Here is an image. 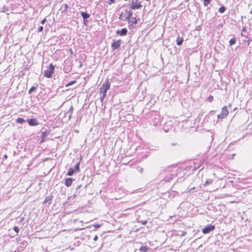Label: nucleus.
I'll list each match as a JSON object with an SVG mask.
<instances>
[{
	"label": "nucleus",
	"mask_w": 252,
	"mask_h": 252,
	"mask_svg": "<svg viewBox=\"0 0 252 252\" xmlns=\"http://www.w3.org/2000/svg\"><path fill=\"white\" fill-rule=\"evenodd\" d=\"M170 172L164 177L163 181L166 182H169L174 177L177 176L178 179L177 182H182L184 180L183 179V176L185 174L186 170L177 167H174L172 170L169 171Z\"/></svg>",
	"instance_id": "obj_1"
},
{
	"label": "nucleus",
	"mask_w": 252,
	"mask_h": 252,
	"mask_svg": "<svg viewBox=\"0 0 252 252\" xmlns=\"http://www.w3.org/2000/svg\"><path fill=\"white\" fill-rule=\"evenodd\" d=\"M110 84L109 83L108 80H105L99 90V93L101 94H102L101 97V101H102L104 98L106 97L107 91L110 89Z\"/></svg>",
	"instance_id": "obj_2"
},
{
	"label": "nucleus",
	"mask_w": 252,
	"mask_h": 252,
	"mask_svg": "<svg viewBox=\"0 0 252 252\" xmlns=\"http://www.w3.org/2000/svg\"><path fill=\"white\" fill-rule=\"evenodd\" d=\"M55 66L50 63L47 69L44 70V76L48 78H50L52 76V74L54 73Z\"/></svg>",
	"instance_id": "obj_3"
},
{
	"label": "nucleus",
	"mask_w": 252,
	"mask_h": 252,
	"mask_svg": "<svg viewBox=\"0 0 252 252\" xmlns=\"http://www.w3.org/2000/svg\"><path fill=\"white\" fill-rule=\"evenodd\" d=\"M142 7V5L138 0H132L131 3L130 5V8L131 9H140Z\"/></svg>",
	"instance_id": "obj_4"
},
{
	"label": "nucleus",
	"mask_w": 252,
	"mask_h": 252,
	"mask_svg": "<svg viewBox=\"0 0 252 252\" xmlns=\"http://www.w3.org/2000/svg\"><path fill=\"white\" fill-rule=\"evenodd\" d=\"M215 229V226L213 224H209L206 225L204 228L202 229V233L206 234L209 233L212 231L214 230Z\"/></svg>",
	"instance_id": "obj_5"
},
{
	"label": "nucleus",
	"mask_w": 252,
	"mask_h": 252,
	"mask_svg": "<svg viewBox=\"0 0 252 252\" xmlns=\"http://www.w3.org/2000/svg\"><path fill=\"white\" fill-rule=\"evenodd\" d=\"M30 126H34L39 125V122L36 118H29L26 120Z\"/></svg>",
	"instance_id": "obj_6"
},
{
	"label": "nucleus",
	"mask_w": 252,
	"mask_h": 252,
	"mask_svg": "<svg viewBox=\"0 0 252 252\" xmlns=\"http://www.w3.org/2000/svg\"><path fill=\"white\" fill-rule=\"evenodd\" d=\"M121 44V40L120 39L116 41L113 39V43L111 45L112 49L113 51L118 49L120 48Z\"/></svg>",
	"instance_id": "obj_7"
},
{
	"label": "nucleus",
	"mask_w": 252,
	"mask_h": 252,
	"mask_svg": "<svg viewBox=\"0 0 252 252\" xmlns=\"http://www.w3.org/2000/svg\"><path fill=\"white\" fill-rule=\"evenodd\" d=\"M116 34L121 36L126 35L127 33V30L126 28H123L121 30H117L116 32Z\"/></svg>",
	"instance_id": "obj_8"
},
{
	"label": "nucleus",
	"mask_w": 252,
	"mask_h": 252,
	"mask_svg": "<svg viewBox=\"0 0 252 252\" xmlns=\"http://www.w3.org/2000/svg\"><path fill=\"white\" fill-rule=\"evenodd\" d=\"M72 69L71 66L69 63L65 62L64 63L63 70L65 73H69Z\"/></svg>",
	"instance_id": "obj_9"
},
{
	"label": "nucleus",
	"mask_w": 252,
	"mask_h": 252,
	"mask_svg": "<svg viewBox=\"0 0 252 252\" xmlns=\"http://www.w3.org/2000/svg\"><path fill=\"white\" fill-rule=\"evenodd\" d=\"M149 249V248L147 246L142 245L138 250L135 249V252H137V251H139L140 252H146L148 251Z\"/></svg>",
	"instance_id": "obj_10"
},
{
	"label": "nucleus",
	"mask_w": 252,
	"mask_h": 252,
	"mask_svg": "<svg viewBox=\"0 0 252 252\" xmlns=\"http://www.w3.org/2000/svg\"><path fill=\"white\" fill-rule=\"evenodd\" d=\"M74 180L72 178H67L65 180L64 184L67 187H70Z\"/></svg>",
	"instance_id": "obj_11"
},
{
	"label": "nucleus",
	"mask_w": 252,
	"mask_h": 252,
	"mask_svg": "<svg viewBox=\"0 0 252 252\" xmlns=\"http://www.w3.org/2000/svg\"><path fill=\"white\" fill-rule=\"evenodd\" d=\"M80 14L83 20L88 19L90 17V14L88 13L87 12L81 11Z\"/></svg>",
	"instance_id": "obj_12"
},
{
	"label": "nucleus",
	"mask_w": 252,
	"mask_h": 252,
	"mask_svg": "<svg viewBox=\"0 0 252 252\" xmlns=\"http://www.w3.org/2000/svg\"><path fill=\"white\" fill-rule=\"evenodd\" d=\"M221 113L222 114V115H224L226 116L228 115V111L227 110L226 106H224L222 108Z\"/></svg>",
	"instance_id": "obj_13"
},
{
	"label": "nucleus",
	"mask_w": 252,
	"mask_h": 252,
	"mask_svg": "<svg viewBox=\"0 0 252 252\" xmlns=\"http://www.w3.org/2000/svg\"><path fill=\"white\" fill-rule=\"evenodd\" d=\"M184 40L182 37H178L176 40L177 45H181L183 42Z\"/></svg>",
	"instance_id": "obj_14"
},
{
	"label": "nucleus",
	"mask_w": 252,
	"mask_h": 252,
	"mask_svg": "<svg viewBox=\"0 0 252 252\" xmlns=\"http://www.w3.org/2000/svg\"><path fill=\"white\" fill-rule=\"evenodd\" d=\"M236 42V38L235 37H233L232 38L229 42V44L230 46H232L235 44Z\"/></svg>",
	"instance_id": "obj_15"
},
{
	"label": "nucleus",
	"mask_w": 252,
	"mask_h": 252,
	"mask_svg": "<svg viewBox=\"0 0 252 252\" xmlns=\"http://www.w3.org/2000/svg\"><path fill=\"white\" fill-rule=\"evenodd\" d=\"M75 172V171L74 170L73 168H70L69 169L67 173V175L69 176H72L74 173Z\"/></svg>",
	"instance_id": "obj_16"
},
{
	"label": "nucleus",
	"mask_w": 252,
	"mask_h": 252,
	"mask_svg": "<svg viewBox=\"0 0 252 252\" xmlns=\"http://www.w3.org/2000/svg\"><path fill=\"white\" fill-rule=\"evenodd\" d=\"M25 122H26V121L21 117H18L16 120V122L19 124H22Z\"/></svg>",
	"instance_id": "obj_17"
},
{
	"label": "nucleus",
	"mask_w": 252,
	"mask_h": 252,
	"mask_svg": "<svg viewBox=\"0 0 252 252\" xmlns=\"http://www.w3.org/2000/svg\"><path fill=\"white\" fill-rule=\"evenodd\" d=\"M226 9V7L222 5L220 7V8L219 9V11L220 13H223L225 12Z\"/></svg>",
	"instance_id": "obj_18"
},
{
	"label": "nucleus",
	"mask_w": 252,
	"mask_h": 252,
	"mask_svg": "<svg viewBox=\"0 0 252 252\" xmlns=\"http://www.w3.org/2000/svg\"><path fill=\"white\" fill-rule=\"evenodd\" d=\"M52 197L51 196H47L44 200V203H48L49 204L51 203Z\"/></svg>",
	"instance_id": "obj_19"
},
{
	"label": "nucleus",
	"mask_w": 252,
	"mask_h": 252,
	"mask_svg": "<svg viewBox=\"0 0 252 252\" xmlns=\"http://www.w3.org/2000/svg\"><path fill=\"white\" fill-rule=\"evenodd\" d=\"M203 4L204 6H207L208 4H210L212 0H203Z\"/></svg>",
	"instance_id": "obj_20"
},
{
	"label": "nucleus",
	"mask_w": 252,
	"mask_h": 252,
	"mask_svg": "<svg viewBox=\"0 0 252 252\" xmlns=\"http://www.w3.org/2000/svg\"><path fill=\"white\" fill-rule=\"evenodd\" d=\"M9 10V8L5 5H3V6L2 7V9H1V11L4 13H6V12H8Z\"/></svg>",
	"instance_id": "obj_21"
},
{
	"label": "nucleus",
	"mask_w": 252,
	"mask_h": 252,
	"mask_svg": "<svg viewBox=\"0 0 252 252\" xmlns=\"http://www.w3.org/2000/svg\"><path fill=\"white\" fill-rule=\"evenodd\" d=\"M213 182V180H211V179H208L206 182H205L204 184V186H208L209 185L211 184Z\"/></svg>",
	"instance_id": "obj_22"
},
{
	"label": "nucleus",
	"mask_w": 252,
	"mask_h": 252,
	"mask_svg": "<svg viewBox=\"0 0 252 252\" xmlns=\"http://www.w3.org/2000/svg\"><path fill=\"white\" fill-rule=\"evenodd\" d=\"M130 22H131L132 23L135 24L137 23V20L136 19V18L131 17V18H130Z\"/></svg>",
	"instance_id": "obj_23"
},
{
	"label": "nucleus",
	"mask_w": 252,
	"mask_h": 252,
	"mask_svg": "<svg viewBox=\"0 0 252 252\" xmlns=\"http://www.w3.org/2000/svg\"><path fill=\"white\" fill-rule=\"evenodd\" d=\"M76 82H77L75 80L70 81L69 83H68L67 84L65 85V87H68L70 86H71V85L75 84Z\"/></svg>",
	"instance_id": "obj_24"
},
{
	"label": "nucleus",
	"mask_w": 252,
	"mask_h": 252,
	"mask_svg": "<svg viewBox=\"0 0 252 252\" xmlns=\"http://www.w3.org/2000/svg\"><path fill=\"white\" fill-rule=\"evenodd\" d=\"M36 87L37 86L35 87L32 86V87H31L29 91V94H32V93L36 89Z\"/></svg>",
	"instance_id": "obj_25"
},
{
	"label": "nucleus",
	"mask_w": 252,
	"mask_h": 252,
	"mask_svg": "<svg viewBox=\"0 0 252 252\" xmlns=\"http://www.w3.org/2000/svg\"><path fill=\"white\" fill-rule=\"evenodd\" d=\"M49 134V132H47V131L42 132L41 135V138L44 137L45 138L47 136H48Z\"/></svg>",
	"instance_id": "obj_26"
},
{
	"label": "nucleus",
	"mask_w": 252,
	"mask_h": 252,
	"mask_svg": "<svg viewBox=\"0 0 252 252\" xmlns=\"http://www.w3.org/2000/svg\"><path fill=\"white\" fill-rule=\"evenodd\" d=\"M79 165H80V163L78 162L74 166V168L73 169L75 171V172L79 171L80 170Z\"/></svg>",
	"instance_id": "obj_27"
},
{
	"label": "nucleus",
	"mask_w": 252,
	"mask_h": 252,
	"mask_svg": "<svg viewBox=\"0 0 252 252\" xmlns=\"http://www.w3.org/2000/svg\"><path fill=\"white\" fill-rule=\"evenodd\" d=\"M63 12L65 13L67 11V9L68 8V6L67 4H64L63 6Z\"/></svg>",
	"instance_id": "obj_28"
},
{
	"label": "nucleus",
	"mask_w": 252,
	"mask_h": 252,
	"mask_svg": "<svg viewBox=\"0 0 252 252\" xmlns=\"http://www.w3.org/2000/svg\"><path fill=\"white\" fill-rule=\"evenodd\" d=\"M226 117V116L222 115V114L221 113L218 115V119H222Z\"/></svg>",
	"instance_id": "obj_29"
},
{
	"label": "nucleus",
	"mask_w": 252,
	"mask_h": 252,
	"mask_svg": "<svg viewBox=\"0 0 252 252\" xmlns=\"http://www.w3.org/2000/svg\"><path fill=\"white\" fill-rule=\"evenodd\" d=\"M13 230L16 233V235H18V233L19 232V229L18 226H14L13 227Z\"/></svg>",
	"instance_id": "obj_30"
},
{
	"label": "nucleus",
	"mask_w": 252,
	"mask_h": 252,
	"mask_svg": "<svg viewBox=\"0 0 252 252\" xmlns=\"http://www.w3.org/2000/svg\"><path fill=\"white\" fill-rule=\"evenodd\" d=\"M127 13H128V16L127 17V18L130 19V18H131L132 17L133 12L131 11H129L127 12Z\"/></svg>",
	"instance_id": "obj_31"
},
{
	"label": "nucleus",
	"mask_w": 252,
	"mask_h": 252,
	"mask_svg": "<svg viewBox=\"0 0 252 252\" xmlns=\"http://www.w3.org/2000/svg\"><path fill=\"white\" fill-rule=\"evenodd\" d=\"M214 99V97L212 95H210L208 98H207V100L209 101V102H212Z\"/></svg>",
	"instance_id": "obj_32"
},
{
	"label": "nucleus",
	"mask_w": 252,
	"mask_h": 252,
	"mask_svg": "<svg viewBox=\"0 0 252 252\" xmlns=\"http://www.w3.org/2000/svg\"><path fill=\"white\" fill-rule=\"evenodd\" d=\"M73 107L72 106H71L70 107V108H69L68 111V113H69V114H72V113H73Z\"/></svg>",
	"instance_id": "obj_33"
},
{
	"label": "nucleus",
	"mask_w": 252,
	"mask_h": 252,
	"mask_svg": "<svg viewBox=\"0 0 252 252\" xmlns=\"http://www.w3.org/2000/svg\"><path fill=\"white\" fill-rule=\"evenodd\" d=\"M43 30V26H40L38 27L37 30V32H41Z\"/></svg>",
	"instance_id": "obj_34"
},
{
	"label": "nucleus",
	"mask_w": 252,
	"mask_h": 252,
	"mask_svg": "<svg viewBox=\"0 0 252 252\" xmlns=\"http://www.w3.org/2000/svg\"><path fill=\"white\" fill-rule=\"evenodd\" d=\"M101 225L100 224H93V226L95 228H99L100 227Z\"/></svg>",
	"instance_id": "obj_35"
},
{
	"label": "nucleus",
	"mask_w": 252,
	"mask_h": 252,
	"mask_svg": "<svg viewBox=\"0 0 252 252\" xmlns=\"http://www.w3.org/2000/svg\"><path fill=\"white\" fill-rule=\"evenodd\" d=\"M88 23H89V21L87 20V19L83 20V24H84L85 26H87V25H88Z\"/></svg>",
	"instance_id": "obj_36"
},
{
	"label": "nucleus",
	"mask_w": 252,
	"mask_h": 252,
	"mask_svg": "<svg viewBox=\"0 0 252 252\" xmlns=\"http://www.w3.org/2000/svg\"><path fill=\"white\" fill-rule=\"evenodd\" d=\"M109 4H111L115 2V0H108Z\"/></svg>",
	"instance_id": "obj_37"
},
{
	"label": "nucleus",
	"mask_w": 252,
	"mask_h": 252,
	"mask_svg": "<svg viewBox=\"0 0 252 252\" xmlns=\"http://www.w3.org/2000/svg\"><path fill=\"white\" fill-rule=\"evenodd\" d=\"M46 18L43 19L41 21V24L44 25V24H45V23L46 22Z\"/></svg>",
	"instance_id": "obj_38"
},
{
	"label": "nucleus",
	"mask_w": 252,
	"mask_h": 252,
	"mask_svg": "<svg viewBox=\"0 0 252 252\" xmlns=\"http://www.w3.org/2000/svg\"><path fill=\"white\" fill-rule=\"evenodd\" d=\"M141 223L142 224L145 225L147 223V221L146 220H142Z\"/></svg>",
	"instance_id": "obj_39"
},
{
	"label": "nucleus",
	"mask_w": 252,
	"mask_h": 252,
	"mask_svg": "<svg viewBox=\"0 0 252 252\" xmlns=\"http://www.w3.org/2000/svg\"><path fill=\"white\" fill-rule=\"evenodd\" d=\"M82 187V186L81 185H78L77 188H76V189L77 190H79L80 189V188Z\"/></svg>",
	"instance_id": "obj_40"
},
{
	"label": "nucleus",
	"mask_w": 252,
	"mask_h": 252,
	"mask_svg": "<svg viewBox=\"0 0 252 252\" xmlns=\"http://www.w3.org/2000/svg\"><path fill=\"white\" fill-rule=\"evenodd\" d=\"M45 138L44 137H43V138H41V141H40V142L41 143H43L45 141Z\"/></svg>",
	"instance_id": "obj_41"
},
{
	"label": "nucleus",
	"mask_w": 252,
	"mask_h": 252,
	"mask_svg": "<svg viewBox=\"0 0 252 252\" xmlns=\"http://www.w3.org/2000/svg\"><path fill=\"white\" fill-rule=\"evenodd\" d=\"M98 239V237L97 235H95L94 238V241H97Z\"/></svg>",
	"instance_id": "obj_42"
},
{
	"label": "nucleus",
	"mask_w": 252,
	"mask_h": 252,
	"mask_svg": "<svg viewBox=\"0 0 252 252\" xmlns=\"http://www.w3.org/2000/svg\"><path fill=\"white\" fill-rule=\"evenodd\" d=\"M71 116H72V114H69V115L68 116V119L69 120H70V119L71 118Z\"/></svg>",
	"instance_id": "obj_43"
},
{
	"label": "nucleus",
	"mask_w": 252,
	"mask_h": 252,
	"mask_svg": "<svg viewBox=\"0 0 252 252\" xmlns=\"http://www.w3.org/2000/svg\"><path fill=\"white\" fill-rule=\"evenodd\" d=\"M3 158H4V159H6V158H7V156L6 155H5L4 156V157H3Z\"/></svg>",
	"instance_id": "obj_44"
},
{
	"label": "nucleus",
	"mask_w": 252,
	"mask_h": 252,
	"mask_svg": "<svg viewBox=\"0 0 252 252\" xmlns=\"http://www.w3.org/2000/svg\"><path fill=\"white\" fill-rule=\"evenodd\" d=\"M139 171L140 172H142V171H143V168H141V167H140V170H139Z\"/></svg>",
	"instance_id": "obj_45"
},
{
	"label": "nucleus",
	"mask_w": 252,
	"mask_h": 252,
	"mask_svg": "<svg viewBox=\"0 0 252 252\" xmlns=\"http://www.w3.org/2000/svg\"><path fill=\"white\" fill-rule=\"evenodd\" d=\"M24 220V218H20V221L22 222Z\"/></svg>",
	"instance_id": "obj_46"
},
{
	"label": "nucleus",
	"mask_w": 252,
	"mask_h": 252,
	"mask_svg": "<svg viewBox=\"0 0 252 252\" xmlns=\"http://www.w3.org/2000/svg\"><path fill=\"white\" fill-rule=\"evenodd\" d=\"M246 30V28H243L242 29V31L244 32Z\"/></svg>",
	"instance_id": "obj_47"
},
{
	"label": "nucleus",
	"mask_w": 252,
	"mask_h": 252,
	"mask_svg": "<svg viewBox=\"0 0 252 252\" xmlns=\"http://www.w3.org/2000/svg\"><path fill=\"white\" fill-rule=\"evenodd\" d=\"M189 0H184V1L186 2H188Z\"/></svg>",
	"instance_id": "obj_48"
},
{
	"label": "nucleus",
	"mask_w": 252,
	"mask_h": 252,
	"mask_svg": "<svg viewBox=\"0 0 252 252\" xmlns=\"http://www.w3.org/2000/svg\"><path fill=\"white\" fill-rule=\"evenodd\" d=\"M172 146L176 145V144H175V143H172Z\"/></svg>",
	"instance_id": "obj_49"
},
{
	"label": "nucleus",
	"mask_w": 252,
	"mask_h": 252,
	"mask_svg": "<svg viewBox=\"0 0 252 252\" xmlns=\"http://www.w3.org/2000/svg\"><path fill=\"white\" fill-rule=\"evenodd\" d=\"M82 66V64H81L79 66V67H81Z\"/></svg>",
	"instance_id": "obj_50"
},
{
	"label": "nucleus",
	"mask_w": 252,
	"mask_h": 252,
	"mask_svg": "<svg viewBox=\"0 0 252 252\" xmlns=\"http://www.w3.org/2000/svg\"><path fill=\"white\" fill-rule=\"evenodd\" d=\"M231 106V104H229V105H228V106L229 107V106Z\"/></svg>",
	"instance_id": "obj_51"
},
{
	"label": "nucleus",
	"mask_w": 252,
	"mask_h": 252,
	"mask_svg": "<svg viewBox=\"0 0 252 252\" xmlns=\"http://www.w3.org/2000/svg\"><path fill=\"white\" fill-rule=\"evenodd\" d=\"M195 188L194 187H193L192 189H194Z\"/></svg>",
	"instance_id": "obj_52"
}]
</instances>
